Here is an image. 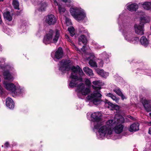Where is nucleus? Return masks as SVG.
Returning a JSON list of instances; mask_svg holds the SVG:
<instances>
[{
    "label": "nucleus",
    "mask_w": 151,
    "mask_h": 151,
    "mask_svg": "<svg viewBox=\"0 0 151 151\" xmlns=\"http://www.w3.org/2000/svg\"><path fill=\"white\" fill-rule=\"evenodd\" d=\"M71 73L70 76L71 79L69 86L70 87H77L76 91L78 97L82 98V96H86L90 92V90L85 88L84 84L82 83V79L81 77H78L77 75L78 73L80 75H82V70L78 66H73L70 69Z\"/></svg>",
    "instance_id": "f257e3e1"
},
{
    "label": "nucleus",
    "mask_w": 151,
    "mask_h": 151,
    "mask_svg": "<svg viewBox=\"0 0 151 151\" xmlns=\"http://www.w3.org/2000/svg\"><path fill=\"white\" fill-rule=\"evenodd\" d=\"M124 119L121 115H115L114 119H110L107 121L105 124L101 125L98 129V132L100 136L104 137L106 134H112L113 129L114 126L118 123L123 122Z\"/></svg>",
    "instance_id": "f03ea898"
},
{
    "label": "nucleus",
    "mask_w": 151,
    "mask_h": 151,
    "mask_svg": "<svg viewBox=\"0 0 151 151\" xmlns=\"http://www.w3.org/2000/svg\"><path fill=\"white\" fill-rule=\"evenodd\" d=\"M93 88L95 91L90 95L86 97L87 99L92 102L94 104L98 105L100 103L101 95L100 93V89L102 85V82L100 81H95L92 82Z\"/></svg>",
    "instance_id": "7ed1b4c3"
},
{
    "label": "nucleus",
    "mask_w": 151,
    "mask_h": 151,
    "mask_svg": "<svg viewBox=\"0 0 151 151\" xmlns=\"http://www.w3.org/2000/svg\"><path fill=\"white\" fill-rule=\"evenodd\" d=\"M60 36L59 31L56 30L55 32L52 30H50L49 32L44 37L43 42L45 44L53 42L56 43L58 40Z\"/></svg>",
    "instance_id": "20e7f679"
},
{
    "label": "nucleus",
    "mask_w": 151,
    "mask_h": 151,
    "mask_svg": "<svg viewBox=\"0 0 151 151\" xmlns=\"http://www.w3.org/2000/svg\"><path fill=\"white\" fill-rule=\"evenodd\" d=\"M102 114L99 112H95L91 115L93 122L91 124L94 126L95 129H98L103 124V120L101 119Z\"/></svg>",
    "instance_id": "39448f33"
},
{
    "label": "nucleus",
    "mask_w": 151,
    "mask_h": 151,
    "mask_svg": "<svg viewBox=\"0 0 151 151\" xmlns=\"http://www.w3.org/2000/svg\"><path fill=\"white\" fill-rule=\"evenodd\" d=\"M122 33L125 39L128 42L135 43L139 41V38L135 36L130 28H125Z\"/></svg>",
    "instance_id": "423d86ee"
},
{
    "label": "nucleus",
    "mask_w": 151,
    "mask_h": 151,
    "mask_svg": "<svg viewBox=\"0 0 151 151\" xmlns=\"http://www.w3.org/2000/svg\"><path fill=\"white\" fill-rule=\"evenodd\" d=\"M70 12L71 15L78 21L83 20L86 17V13L82 9L71 8Z\"/></svg>",
    "instance_id": "0eeeda50"
},
{
    "label": "nucleus",
    "mask_w": 151,
    "mask_h": 151,
    "mask_svg": "<svg viewBox=\"0 0 151 151\" xmlns=\"http://www.w3.org/2000/svg\"><path fill=\"white\" fill-rule=\"evenodd\" d=\"M70 62L69 60H62L59 64V70L63 73L65 72L66 71L70 69Z\"/></svg>",
    "instance_id": "6e6552de"
},
{
    "label": "nucleus",
    "mask_w": 151,
    "mask_h": 151,
    "mask_svg": "<svg viewBox=\"0 0 151 151\" xmlns=\"http://www.w3.org/2000/svg\"><path fill=\"white\" fill-rule=\"evenodd\" d=\"M3 83L4 87L7 90L13 93H15V92L17 89H23L20 88V87H18L17 88L16 86L13 83H11L4 81Z\"/></svg>",
    "instance_id": "1a4fd4ad"
},
{
    "label": "nucleus",
    "mask_w": 151,
    "mask_h": 151,
    "mask_svg": "<svg viewBox=\"0 0 151 151\" xmlns=\"http://www.w3.org/2000/svg\"><path fill=\"white\" fill-rule=\"evenodd\" d=\"M63 51L62 48L59 47L55 53L52 52L51 56L56 61L61 58L63 56Z\"/></svg>",
    "instance_id": "9d476101"
},
{
    "label": "nucleus",
    "mask_w": 151,
    "mask_h": 151,
    "mask_svg": "<svg viewBox=\"0 0 151 151\" xmlns=\"http://www.w3.org/2000/svg\"><path fill=\"white\" fill-rule=\"evenodd\" d=\"M136 33L138 35H142L144 34V26L143 24L140 23L139 24H135L134 26Z\"/></svg>",
    "instance_id": "9b49d317"
},
{
    "label": "nucleus",
    "mask_w": 151,
    "mask_h": 151,
    "mask_svg": "<svg viewBox=\"0 0 151 151\" xmlns=\"http://www.w3.org/2000/svg\"><path fill=\"white\" fill-rule=\"evenodd\" d=\"M142 102L145 109L147 111H151V100L142 99Z\"/></svg>",
    "instance_id": "f8f14e48"
},
{
    "label": "nucleus",
    "mask_w": 151,
    "mask_h": 151,
    "mask_svg": "<svg viewBox=\"0 0 151 151\" xmlns=\"http://www.w3.org/2000/svg\"><path fill=\"white\" fill-rule=\"evenodd\" d=\"M57 19L52 14L47 16L46 19V22L50 25L54 24L56 22Z\"/></svg>",
    "instance_id": "ddd939ff"
},
{
    "label": "nucleus",
    "mask_w": 151,
    "mask_h": 151,
    "mask_svg": "<svg viewBox=\"0 0 151 151\" xmlns=\"http://www.w3.org/2000/svg\"><path fill=\"white\" fill-rule=\"evenodd\" d=\"M139 124L135 123L131 124L129 128V130L130 132H135L138 131L139 129Z\"/></svg>",
    "instance_id": "4468645a"
},
{
    "label": "nucleus",
    "mask_w": 151,
    "mask_h": 151,
    "mask_svg": "<svg viewBox=\"0 0 151 151\" xmlns=\"http://www.w3.org/2000/svg\"><path fill=\"white\" fill-rule=\"evenodd\" d=\"M6 106L10 109H13L14 107V103L11 98L8 97L6 100Z\"/></svg>",
    "instance_id": "2eb2a0df"
},
{
    "label": "nucleus",
    "mask_w": 151,
    "mask_h": 151,
    "mask_svg": "<svg viewBox=\"0 0 151 151\" xmlns=\"http://www.w3.org/2000/svg\"><path fill=\"white\" fill-rule=\"evenodd\" d=\"M121 123H118V124H116L115 125H116L114 127V131L117 134H120L122 131L123 126L121 124Z\"/></svg>",
    "instance_id": "dca6fc26"
},
{
    "label": "nucleus",
    "mask_w": 151,
    "mask_h": 151,
    "mask_svg": "<svg viewBox=\"0 0 151 151\" xmlns=\"http://www.w3.org/2000/svg\"><path fill=\"white\" fill-rule=\"evenodd\" d=\"M96 71L98 74L103 77L106 78L109 76L108 73L104 71L103 69L97 68L96 69Z\"/></svg>",
    "instance_id": "f3484780"
},
{
    "label": "nucleus",
    "mask_w": 151,
    "mask_h": 151,
    "mask_svg": "<svg viewBox=\"0 0 151 151\" xmlns=\"http://www.w3.org/2000/svg\"><path fill=\"white\" fill-rule=\"evenodd\" d=\"M127 9L129 11H135L138 8V6L135 3L131 4L130 5L127 4Z\"/></svg>",
    "instance_id": "a211bd4d"
},
{
    "label": "nucleus",
    "mask_w": 151,
    "mask_h": 151,
    "mask_svg": "<svg viewBox=\"0 0 151 151\" xmlns=\"http://www.w3.org/2000/svg\"><path fill=\"white\" fill-rule=\"evenodd\" d=\"M3 75L5 79L9 80H12L13 77L8 71L6 70L3 73Z\"/></svg>",
    "instance_id": "6ab92c4d"
},
{
    "label": "nucleus",
    "mask_w": 151,
    "mask_h": 151,
    "mask_svg": "<svg viewBox=\"0 0 151 151\" xmlns=\"http://www.w3.org/2000/svg\"><path fill=\"white\" fill-rule=\"evenodd\" d=\"M83 69L84 71L88 76L91 77H93L94 74L92 70L91 69L86 67H84Z\"/></svg>",
    "instance_id": "aec40b11"
},
{
    "label": "nucleus",
    "mask_w": 151,
    "mask_h": 151,
    "mask_svg": "<svg viewBox=\"0 0 151 151\" xmlns=\"http://www.w3.org/2000/svg\"><path fill=\"white\" fill-rule=\"evenodd\" d=\"M140 42L141 44L145 47H147L149 43V41L147 38L144 36L141 37L140 39Z\"/></svg>",
    "instance_id": "412c9836"
},
{
    "label": "nucleus",
    "mask_w": 151,
    "mask_h": 151,
    "mask_svg": "<svg viewBox=\"0 0 151 151\" xmlns=\"http://www.w3.org/2000/svg\"><path fill=\"white\" fill-rule=\"evenodd\" d=\"M143 8L145 10L151 11V2H145L142 4Z\"/></svg>",
    "instance_id": "4be33fe9"
},
{
    "label": "nucleus",
    "mask_w": 151,
    "mask_h": 151,
    "mask_svg": "<svg viewBox=\"0 0 151 151\" xmlns=\"http://www.w3.org/2000/svg\"><path fill=\"white\" fill-rule=\"evenodd\" d=\"M78 41L79 44H81V43L85 44L87 42L86 37L84 35H81L79 37Z\"/></svg>",
    "instance_id": "5701e85b"
},
{
    "label": "nucleus",
    "mask_w": 151,
    "mask_h": 151,
    "mask_svg": "<svg viewBox=\"0 0 151 151\" xmlns=\"http://www.w3.org/2000/svg\"><path fill=\"white\" fill-rule=\"evenodd\" d=\"M101 56H102L104 62L106 63H107L109 62V55L107 54L105 52H103L101 54Z\"/></svg>",
    "instance_id": "b1692460"
},
{
    "label": "nucleus",
    "mask_w": 151,
    "mask_h": 151,
    "mask_svg": "<svg viewBox=\"0 0 151 151\" xmlns=\"http://www.w3.org/2000/svg\"><path fill=\"white\" fill-rule=\"evenodd\" d=\"M106 96H107L110 97L113 101H115V102L117 103L119 102V99L117 98L115 96H114L111 93H107Z\"/></svg>",
    "instance_id": "393cba45"
},
{
    "label": "nucleus",
    "mask_w": 151,
    "mask_h": 151,
    "mask_svg": "<svg viewBox=\"0 0 151 151\" xmlns=\"http://www.w3.org/2000/svg\"><path fill=\"white\" fill-rule=\"evenodd\" d=\"M106 96H107L110 97L113 101H115V102L117 103L119 102V99L117 98L115 96H114L111 93H107Z\"/></svg>",
    "instance_id": "a878e982"
},
{
    "label": "nucleus",
    "mask_w": 151,
    "mask_h": 151,
    "mask_svg": "<svg viewBox=\"0 0 151 151\" xmlns=\"http://www.w3.org/2000/svg\"><path fill=\"white\" fill-rule=\"evenodd\" d=\"M106 96H107L110 97L113 101H115V102L117 103L119 102V99L117 98L115 96H114L111 93H107Z\"/></svg>",
    "instance_id": "bb28decb"
},
{
    "label": "nucleus",
    "mask_w": 151,
    "mask_h": 151,
    "mask_svg": "<svg viewBox=\"0 0 151 151\" xmlns=\"http://www.w3.org/2000/svg\"><path fill=\"white\" fill-rule=\"evenodd\" d=\"M150 21V18L148 16L143 17L141 18L140 23L142 24H143L145 23H148Z\"/></svg>",
    "instance_id": "cd10ccee"
},
{
    "label": "nucleus",
    "mask_w": 151,
    "mask_h": 151,
    "mask_svg": "<svg viewBox=\"0 0 151 151\" xmlns=\"http://www.w3.org/2000/svg\"><path fill=\"white\" fill-rule=\"evenodd\" d=\"M3 16L4 18L9 21H10L12 20V17L10 15L9 12H7L4 13L3 14Z\"/></svg>",
    "instance_id": "c85d7f7f"
},
{
    "label": "nucleus",
    "mask_w": 151,
    "mask_h": 151,
    "mask_svg": "<svg viewBox=\"0 0 151 151\" xmlns=\"http://www.w3.org/2000/svg\"><path fill=\"white\" fill-rule=\"evenodd\" d=\"M12 4L15 9H19V4L17 0H13Z\"/></svg>",
    "instance_id": "c756f323"
},
{
    "label": "nucleus",
    "mask_w": 151,
    "mask_h": 151,
    "mask_svg": "<svg viewBox=\"0 0 151 151\" xmlns=\"http://www.w3.org/2000/svg\"><path fill=\"white\" fill-rule=\"evenodd\" d=\"M68 31L70 36L72 37L75 34V30L74 28L73 27H70L68 28Z\"/></svg>",
    "instance_id": "7c9ffc66"
},
{
    "label": "nucleus",
    "mask_w": 151,
    "mask_h": 151,
    "mask_svg": "<svg viewBox=\"0 0 151 151\" xmlns=\"http://www.w3.org/2000/svg\"><path fill=\"white\" fill-rule=\"evenodd\" d=\"M107 103L109 106H111L113 109H114L116 110H118L119 109V106L116 104H113L110 102H108Z\"/></svg>",
    "instance_id": "2f4dec72"
},
{
    "label": "nucleus",
    "mask_w": 151,
    "mask_h": 151,
    "mask_svg": "<svg viewBox=\"0 0 151 151\" xmlns=\"http://www.w3.org/2000/svg\"><path fill=\"white\" fill-rule=\"evenodd\" d=\"M47 4L45 3H43L40 5V6L39 9V10L40 11H44L45 10L47 7Z\"/></svg>",
    "instance_id": "473e14b6"
},
{
    "label": "nucleus",
    "mask_w": 151,
    "mask_h": 151,
    "mask_svg": "<svg viewBox=\"0 0 151 151\" xmlns=\"http://www.w3.org/2000/svg\"><path fill=\"white\" fill-rule=\"evenodd\" d=\"M113 91L119 96L122 93L120 88L118 87H116L114 88Z\"/></svg>",
    "instance_id": "72a5a7b5"
},
{
    "label": "nucleus",
    "mask_w": 151,
    "mask_h": 151,
    "mask_svg": "<svg viewBox=\"0 0 151 151\" xmlns=\"http://www.w3.org/2000/svg\"><path fill=\"white\" fill-rule=\"evenodd\" d=\"M89 63L91 67L96 68L97 66L96 63L92 60L89 61Z\"/></svg>",
    "instance_id": "f704fd0d"
},
{
    "label": "nucleus",
    "mask_w": 151,
    "mask_h": 151,
    "mask_svg": "<svg viewBox=\"0 0 151 151\" xmlns=\"http://www.w3.org/2000/svg\"><path fill=\"white\" fill-rule=\"evenodd\" d=\"M58 10L60 14H62L65 12V8L62 7L60 5H58Z\"/></svg>",
    "instance_id": "c9c22d12"
},
{
    "label": "nucleus",
    "mask_w": 151,
    "mask_h": 151,
    "mask_svg": "<svg viewBox=\"0 0 151 151\" xmlns=\"http://www.w3.org/2000/svg\"><path fill=\"white\" fill-rule=\"evenodd\" d=\"M68 6H70L72 5V1L71 0H62Z\"/></svg>",
    "instance_id": "e433bc0d"
},
{
    "label": "nucleus",
    "mask_w": 151,
    "mask_h": 151,
    "mask_svg": "<svg viewBox=\"0 0 151 151\" xmlns=\"http://www.w3.org/2000/svg\"><path fill=\"white\" fill-rule=\"evenodd\" d=\"M65 21L66 24L67 26L71 25L72 24L70 20L67 17L65 18Z\"/></svg>",
    "instance_id": "4c0bfd02"
},
{
    "label": "nucleus",
    "mask_w": 151,
    "mask_h": 151,
    "mask_svg": "<svg viewBox=\"0 0 151 151\" xmlns=\"http://www.w3.org/2000/svg\"><path fill=\"white\" fill-rule=\"evenodd\" d=\"M85 84L88 86H91V81L89 80L88 78H86L85 79Z\"/></svg>",
    "instance_id": "58836bf2"
},
{
    "label": "nucleus",
    "mask_w": 151,
    "mask_h": 151,
    "mask_svg": "<svg viewBox=\"0 0 151 151\" xmlns=\"http://www.w3.org/2000/svg\"><path fill=\"white\" fill-rule=\"evenodd\" d=\"M99 63V66L101 67H103V61L102 60H100Z\"/></svg>",
    "instance_id": "ea45409f"
},
{
    "label": "nucleus",
    "mask_w": 151,
    "mask_h": 151,
    "mask_svg": "<svg viewBox=\"0 0 151 151\" xmlns=\"http://www.w3.org/2000/svg\"><path fill=\"white\" fill-rule=\"evenodd\" d=\"M65 38L66 39H67V41L69 42H71V40L69 38V37L68 35H66L65 36Z\"/></svg>",
    "instance_id": "a19ab883"
},
{
    "label": "nucleus",
    "mask_w": 151,
    "mask_h": 151,
    "mask_svg": "<svg viewBox=\"0 0 151 151\" xmlns=\"http://www.w3.org/2000/svg\"><path fill=\"white\" fill-rule=\"evenodd\" d=\"M119 96H121L122 100H124V99H126V97L122 93Z\"/></svg>",
    "instance_id": "79ce46f5"
},
{
    "label": "nucleus",
    "mask_w": 151,
    "mask_h": 151,
    "mask_svg": "<svg viewBox=\"0 0 151 151\" xmlns=\"http://www.w3.org/2000/svg\"><path fill=\"white\" fill-rule=\"evenodd\" d=\"M4 145L5 147L6 148L8 147L9 146V143L7 142H6V143H5Z\"/></svg>",
    "instance_id": "37998d69"
},
{
    "label": "nucleus",
    "mask_w": 151,
    "mask_h": 151,
    "mask_svg": "<svg viewBox=\"0 0 151 151\" xmlns=\"http://www.w3.org/2000/svg\"><path fill=\"white\" fill-rule=\"evenodd\" d=\"M52 1L54 2V4L55 5H58V3L56 0H52Z\"/></svg>",
    "instance_id": "c03bdc74"
},
{
    "label": "nucleus",
    "mask_w": 151,
    "mask_h": 151,
    "mask_svg": "<svg viewBox=\"0 0 151 151\" xmlns=\"http://www.w3.org/2000/svg\"><path fill=\"white\" fill-rule=\"evenodd\" d=\"M3 93V89L1 88H0V95H2Z\"/></svg>",
    "instance_id": "a18cd8bd"
},
{
    "label": "nucleus",
    "mask_w": 151,
    "mask_h": 151,
    "mask_svg": "<svg viewBox=\"0 0 151 151\" xmlns=\"http://www.w3.org/2000/svg\"><path fill=\"white\" fill-rule=\"evenodd\" d=\"M73 45L74 47L75 48V50H78V48L76 47V46H75V45L74 44H73Z\"/></svg>",
    "instance_id": "49530a36"
},
{
    "label": "nucleus",
    "mask_w": 151,
    "mask_h": 151,
    "mask_svg": "<svg viewBox=\"0 0 151 151\" xmlns=\"http://www.w3.org/2000/svg\"><path fill=\"white\" fill-rule=\"evenodd\" d=\"M81 50L83 51V52H84L85 51V50L84 49V46H83V47L81 49Z\"/></svg>",
    "instance_id": "de8ad7c7"
},
{
    "label": "nucleus",
    "mask_w": 151,
    "mask_h": 151,
    "mask_svg": "<svg viewBox=\"0 0 151 151\" xmlns=\"http://www.w3.org/2000/svg\"><path fill=\"white\" fill-rule=\"evenodd\" d=\"M94 57V55L93 54H92L91 55V56L90 57H88V58H93Z\"/></svg>",
    "instance_id": "09e8293b"
},
{
    "label": "nucleus",
    "mask_w": 151,
    "mask_h": 151,
    "mask_svg": "<svg viewBox=\"0 0 151 151\" xmlns=\"http://www.w3.org/2000/svg\"><path fill=\"white\" fill-rule=\"evenodd\" d=\"M148 133L150 134L151 135V128H149Z\"/></svg>",
    "instance_id": "8fccbe9b"
},
{
    "label": "nucleus",
    "mask_w": 151,
    "mask_h": 151,
    "mask_svg": "<svg viewBox=\"0 0 151 151\" xmlns=\"http://www.w3.org/2000/svg\"><path fill=\"white\" fill-rule=\"evenodd\" d=\"M2 22V20L1 19V17H0V24H1Z\"/></svg>",
    "instance_id": "3c124183"
},
{
    "label": "nucleus",
    "mask_w": 151,
    "mask_h": 151,
    "mask_svg": "<svg viewBox=\"0 0 151 151\" xmlns=\"http://www.w3.org/2000/svg\"><path fill=\"white\" fill-rule=\"evenodd\" d=\"M148 124H149V125L150 126H151V122H149L148 123Z\"/></svg>",
    "instance_id": "603ef678"
},
{
    "label": "nucleus",
    "mask_w": 151,
    "mask_h": 151,
    "mask_svg": "<svg viewBox=\"0 0 151 151\" xmlns=\"http://www.w3.org/2000/svg\"><path fill=\"white\" fill-rule=\"evenodd\" d=\"M129 116V118H130L131 119H133V118L132 116Z\"/></svg>",
    "instance_id": "864d4df0"
},
{
    "label": "nucleus",
    "mask_w": 151,
    "mask_h": 151,
    "mask_svg": "<svg viewBox=\"0 0 151 151\" xmlns=\"http://www.w3.org/2000/svg\"><path fill=\"white\" fill-rule=\"evenodd\" d=\"M149 115L151 117V113H149Z\"/></svg>",
    "instance_id": "5fc2aeb1"
},
{
    "label": "nucleus",
    "mask_w": 151,
    "mask_h": 151,
    "mask_svg": "<svg viewBox=\"0 0 151 151\" xmlns=\"http://www.w3.org/2000/svg\"><path fill=\"white\" fill-rule=\"evenodd\" d=\"M4 1V0H0V1Z\"/></svg>",
    "instance_id": "6e6d98bb"
},
{
    "label": "nucleus",
    "mask_w": 151,
    "mask_h": 151,
    "mask_svg": "<svg viewBox=\"0 0 151 151\" xmlns=\"http://www.w3.org/2000/svg\"><path fill=\"white\" fill-rule=\"evenodd\" d=\"M108 108H109V106H108Z\"/></svg>",
    "instance_id": "4d7b16f0"
},
{
    "label": "nucleus",
    "mask_w": 151,
    "mask_h": 151,
    "mask_svg": "<svg viewBox=\"0 0 151 151\" xmlns=\"http://www.w3.org/2000/svg\"><path fill=\"white\" fill-rule=\"evenodd\" d=\"M3 147V145H2V147Z\"/></svg>",
    "instance_id": "13d9d810"
}]
</instances>
